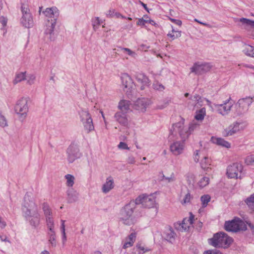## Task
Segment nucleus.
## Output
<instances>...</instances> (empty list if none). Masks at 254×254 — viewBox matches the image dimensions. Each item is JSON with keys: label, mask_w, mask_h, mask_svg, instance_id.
Masks as SVG:
<instances>
[{"label": "nucleus", "mask_w": 254, "mask_h": 254, "mask_svg": "<svg viewBox=\"0 0 254 254\" xmlns=\"http://www.w3.org/2000/svg\"><path fill=\"white\" fill-rule=\"evenodd\" d=\"M24 217L34 229H37L40 224L41 215L38 212L36 204L33 201L26 200L25 198L22 207Z\"/></svg>", "instance_id": "f257e3e1"}, {"label": "nucleus", "mask_w": 254, "mask_h": 254, "mask_svg": "<svg viewBox=\"0 0 254 254\" xmlns=\"http://www.w3.org/2000/svg\"><path fill=\"white\" fill-rule=\"evenodd\" d=\"M42 210L45 218L46 226L48 229L49 242L52 247H55L56 246V237L54 229L55 223L53 213L49 205L45 203L43 204Z\"/></svg>", "instance_id": "f03ea898"}, {"label": "nucleus", "mask_w": 254, "mask_h": 254, "mask_svg": "<svg viewBox=\"0 0 254 254\" xmlns=\"http://www.w3.org/2000/svg\"><path fill=\"white\" fill-rule=\"evenodd\" d=\"M135 208L136 203L134 201H131L126 204L121 210L120 221L127 225L133 224L135 221L133 216V213Z\"/></svg>", "instance_id": "7ed1b4c3"}, {"label": "nucleus", "mask_w": 254, "mask_h": 254, "mask_svg": "<svg viewBox=\"0 0 254 254\" xmlns=\"http://www.w3.org/2000/svg\"><path fill=\"white\" fill-rule=\"evenodd\" d=\"M233 239L224 232H219L214 235L213 238L208 240L209 244L215 248H227L232 243Z\"/></svg>", "instance_id": "20e7f679"}, {"label": "nucleus", "mask_w": 254, "mask_h": 254, "mask_svg": "<svg viewBox=\"0 0 254 254\" xmlns=\"http://www.w3.org/2000/svg\"><path fill=\"white\" fill-rule=\"evenodd\" d=\"M28 111V99L26 98L22 97L17 101L14 106V111L19 119L24 120Z\"/></svg>", "instance_id": "39448f33"}, {"label": "nucleus", "mask_w": 254, "mask_h": 254, "mask_svg": "<svg viewBox=\"0 0 254 254\" xmlns=\"http://www.w3.org/2000/svg\"><path fill=\"white\" fill-rule=\"evenodd\" d=\"M247 126L246 122H235L224 130L223 135L225 137L233 135L244 130Z\"/></svg>", "instance_id": "423d86ee"}, {"label": "nucleus", "mask_w": 254, "mask_h": 254, "mask_svg": "<svg viewBox=\"0 0 254 254\" xmlns=\"http://www.w3.org/2000/svg\"><path fill=\"white\" fill-rule=\"evenodd\" d=\"M225 229L228 232H236L239 231L246 230L247 226L245 223L240 218H235L231 221L225 222Z\"/></svg>", "instance_id": "0eeeda50"}, {"label": "nucleus", "mask_w": 254, "mask_h": 254, "mask_svg": "<svg viewBox=\"0 0 254 254\" xmlns=\"http://www.w3.org/2000/svg\"><path fill=\"white\" fill-rule=\"evenodd\" d=\"M22 15L20 20V24L25 28H29L33 26V17L26 5L22 4L21 7Z\"/></svg>", "instance_id": "6e6552de"}, {"label": "nucleus", "mask_w": 254, "mask_h": 254, "mask_svg": "<svg viewBox=\"0 0 254 254\" xmlns=\"http://www.w3.org/2000/svg\"><path fill=\"white\" fill-rule=\"evenodd\" d=\"M171 131L172 134L174 132H178L182 139V141L184 142L190 134V131H189L188 127L184 126V121L179 122L173 125Z\"/></svg>", "instance_id": "1a4fd4ad"}, {"label": "nucleus", "mask_w": 254, "mask_h": 254, "mask_svg": "<svg viewBox=\"0 0 254 254\" xmlns=\"http://www.w3.org/2000/svg\"><path fill=\"white\" fill-rule=\"evenodd\" d=\"M254 101V97H247L238 100L236 106L237 107L236 112L238 115H242L249 109V106Z\"/></svg>", "instance_id": "9d476101"}, {"label": "nucleus", "mask_w": 254, "mask_h": 254, "mask_svg": "<svg viewBox=\"0 0 254 254\" xmlns=\"http://www.w3.org/2000/svg\"><path fill=\"white\" fill-rule=\"evenodd\" d=\"M134 201L136 205L141 204L144 207L147 208H153L155 204V197L152 195L139 196Z\"/></svg>", "instance_id": "9b49d317"}, {"label": "nucleus", "mask_w": 254, "mask_h": 254, "mask_svg": "<svg viewBox=\"0 0 254 254\" xmlns=\"http://www.w3.org/2000/svg\"><path fill=\"white\" fill-rule=\"evenodd\" d=\"M231 98L225 101L222 104H214V107L216 111L222 116H226L230 113L233 106L230 101Z\"/></svg>", "instance_id": "f8f14e48"}, {"label": "nucleus", "mask_w": 254, "mask_h": 254, "mask_svg": "<svg viewBox=\"0 0 254 254\" xmlns=\"http://www.w3.org/2000/svg\"><path fill=\"white\" fill-rule=\"evenodd\" d=\"M212 65L209 63L197 62L194 64L190 69V72L200 75L209 71Z\"/></svg>", "instance_id": "ddd939ff"}, {"label": "nucleus", "mask_w": 254, "mask_h": 254, "mask_svg": "<svg viewBox=\"0 0 254 254\" xmlns=\"http://www.w3.org/2000/svg\"><path fill=\"white\" fill-rule=\"evenodd\" d=\"M185 148V143L182 140H175L170 143L169 149L175 156L182 154Z\"/></svg>", "instance_id": "4468645a"}, {"label": "nucleus", "mask_w": 254, "mask_h": 254, "mask_svg": "<svg viewBox=\"0 0 254 254\" xmlns=\"http://www.w3.org/2000/svg\"><path fill=\"white\" fill-rule=\"evenodd\" d=\"M243 170L242 165L238 163H234L228 167L227 169V174L228 177L230 178H240L239 174H241Z\"/></svg>", "instance_id": "2eb2a0df"}, {"label": "nucleus", "mask_w": 254, "mask_h": 254, "mask_svg": "<svg viewBox=\"0 0 254 254\" xmlns=\"http://www.w3.org/2000/svg\"><path fill=\"white\" fill-rule=\"evenodd\" d=\"M193 219L194 216L191 213H190V216L189 218H184L182 223H177L175 224V227L180 231H187L192 225Z\"/></svg>", "instance_id": "dca6fc26"}, {"label": "nucleus", "mask_w": 254, "mask_h": 254, "mask_svg": "<svg viewBox=\"0 0 254 254\" xmlns=\"http://www.w3.org/2000/svg\"><path fill=\"white\" fill-rule=\"evenodd\" d=\"M57 22L55 20H50L48 19L44 27V34L47 38L53 41L55 39L54 29Z\"/></svg>", "instance_id": "f3484780"}, {"label": "nucleus", "mask_w": 254, "mask_h": 254, "mask_svg": "<svg viewBox=\"0 0 254 254\" xmlns=\"http://www.w3.org/2000/svg\"><path fill=\"white\" fill-rule=\"evenodd\" d=\"M151 104V100L148 99L139 98L134 102L133 108L140 113H144L147 107Z\"/></svg>", "instance_id": "a211bd4d"}, {"label": "nucleus", "mask_w": 254, "mask_h": 254, "mask_svg": "<svg viewBox=\"0 0 254 254\" xmlns=\"http://www.w3.org/2000/svg\"><path fill=\"white\" fill-rule=\"evenodd\" d=\"M67 159L69 163H72L76 159L80 157L81 154L76 146L70 145L67 149Z\"/></svg>", "instance_id": "6ab92c4d"}, {"label": "nucleus", "mask_w": 254, "mask_h": 254, "mask_svg": "<svg viewBox=\"0 0 254 254\" xmlns=\"http://www.w3.org/2000/svg\"><path fill=\"white\" fill-rule=\"evenodd\" d=\"M43 13L48 18H51V20H55L56 22L60 14L59 10L55 6L46 8Z\"/></svg>", "instance_id": "aec40b11"}, {"label": "nucleus", "mask_w": 254, "mask_h": 254, "mask_svg": "<svg viewBox=\"0 0 254 254\" xmlns=\"http://www.w3.org/2000/svg\"><path fill=\"white\" fill-rule=\"evenodd\" d=\"M127 114V113L117 112L114 115L116 121L125 127H127L129 125V121Z\"/></svg>", "instance_id": "412c9836"}, {"label": "nucleus", "mask_w": 254, "mask_h": 254, "mask_svg": "<svg viewBox=\"0 0 254 254\" xmlns=\"http://www.w3.org/2000/svg\"><path fill=\"white\" fill-rule=\"evenodd\" d=\"M181 202L183 205L190 203L193 197L190 194L189 190H181L180 195Z\"/></svg>", "instance_id": "4be33fe9"}, {"label": "nucleus", "mask_w": 254, "mask_h": 254, "mask_svg": "<svg viewBox=\"0 0 254 254\" xmlns=\"http://www.w3.org/2000/svg\"><path fill=\"white\" fill-rule=\"evenodd\" d=\"M114 188V181L112 177H109L106 179V182L103 185L102 190L104 193L109 192Z\"/></svg>", "instance_id": "5701e85b"}, {"label": "nucleus", "mask_w": 254, "mask_h": 254, "mask_svg": "<svg viewBox=\"0 0 254 254\" xmlns=\"http://www.w3.org/2000/svg\"><path fill=\"white\" fill-rule=\"evenodd\" d=\"M121 79L122 85L125 88H132L133 82L131 77L126 73L121 74Z\"/></svg>", "instance_id": "b1692460"}, {"label": "nucleus", "mask_w": 254, "mask_h": 254, "mask_svg": "<svg viewBox=\"0 0 254 254\" xmlns=\"http://www.w3.org/2000/svg\"><path fill=\"white\" fill-rule=\"evenodd\" d=\"M130 102L129 100L122 99L118 104V108L119 112L127 113L130 110Z\"/></svg>", "instance_id": "393cba45"}, {"label": "nucleus", "mask_w": 254, "mask_h": 254, "mask_svg": "<svg viewBox=\"0 0 254 254\" xmlns=\"http://www.w3.org/2000/svg\"><path fill=\"white\" fill-rule=\"evenodd\" d=\"M211 140L213 143L222 147L230 148L231 147V143L225 140L224 138L221 137H212Z\"/></svg>", "instance_id": "a878e982"}, {"label": "nucleus", "mask_w": 254, "mask_h": 254, "mask_svg": "<svg viewBox=\"0 0 254 254\" xmlns=\"http://www.w3.org/2000/svg\"><path fill=\"white\" fill-rule=\"evenodd\" d=\"M67 201L69 203H72L77 200L78 193L73 189H69L67 190Z\"/></svg>", "instance_id": "bb28decb"}, {"label": "nucleus", "mask_w": 254, "mask_h": 254, "mask_svg": "<svg viewBox=\"0 0 254 254\" xmlns=\"http://www.w3.org/2000/svg\"><path fill=\"white\" fill-rule=\"evenodd\" d=\"M136 79L138 82L142 84L141 89H143V86L147 85L149 83L148 78L142 73H137L136 74Z\"/></svg>", "instance_id": "cd10ccee"}, {"label": "nucleus", "mask_w": 254, "mask_h": 254, "mask_svg": "<svg viewBox=\"0 0 254 254\" xmlns=\"http://www.w3.org/2000/svg\"><path fill=\"white\" fill-rule=\"evenodd\" d=\"M176 234L171 228L166 229L164 232L165 239L171 243L175 240Z\"/></svg>", "instance_id": "c85d7f7f"}, {"label": "nucleus", "mask_w": 254, "mask_h": 254, "mask_svg": "<svg viewBox=\"0 0 254 254\" xmlns=\"http://www.w3.org/2000/svg\"><path fill=\"white\" fill-rule=\"evenodd\" d=\"M167 36L170 39V41H173L181 36V31L176 30L172 26V30L167 34Z\"/></svg>", "instance_id": "c756f323"}, {"label": "nucleus", "mask_w": 254, "mask_h": 254, "mask_svg": "<svg viewBox=\"0 0 254 254\" xmlns=\"http://www.w3.org/2000/svg\"><path fill=\"white\" fill-rule=\"evenodd\" d=\"M82 124L84 126V129L87 133H89L94 129V127L91 118L82 122Z\"/></svg>", "instance_id": "7c9ffc66"}, {"label": "nucleus", "mask_w": 254, "mask_h": 254, "mask_svg": "<svg viewBox=\"0 0 254 254\" xmlns=\"http://www.w3.org/2000/svg\"><path fill=\"white\" fill-rule=\"evenodd\" d=\"M78 114L80 117V121L82 123L91 118L88 111L85 109H81L78 112Z\"/></svg>", "instance_id": "2f4dec72"}, {"label": "nucleus", "mask_w": 254, "mask_h": 254, "mask_svg": "<svg viewBox=\"0 0 254 254\" xmlns=\"http://www.w3.org/2000/svg\"><path fill=\"white\" fill-rule=\"evenodd\" d=\"M239 21L242 23V26L246 29L254 26V21L249 19L241 18Z\"/></svg>", "instance_id": "473e14b6"}, {"label": "nucleus", "mask_w": 254, "mask_h": 254, "mask_svg": "<svg viewBox=\"0 0 254 254\" xmlns=\"http://www.w3.org/2000/svg\"><path fill=\"white\" fill-rule=\"evenodd\" d=\"M244 53L248 56L254 57V47L249 45H245L243 49Z\"/></svg>", "instance_id": "72a5a7b5"}, {"label": "nucleus", "mask_w": 254, "mask_h": 254, "mask_svg": "<svg viewBox=\"0 0 254 254\" xmlns=\"http://www.w3.org/2000/svg\"><path fill=\"white\" fill-rule=\"evenodd\" d=\"M206 115V110L205 108H202L197 111L195 113V119L197 121H202Z\"/></svg>", "instance_id": "f704fd0d"}, {"label": "nucleus", "mask_w": 254, "mask_h": 254, "mask_svg": "<svg viewBox=\"0 0 254 254\" xmlns=\"http://www.w3.org/2000/svg\"><path fill=\"white\" fill-rule=\"evenodd\" d=\"M26 79V72H21L16 74L13 83L16 84Z\"/></svg>", "instance_id": "c9c22d12"}, {"label": "nucleus", "mask_w": 254, "mask_h": 254, "mask_svg": "<svg viewBox=\"0 0 254 254\" xmlns=\"http://www.w3.org/2000/svg\"><path fill=\"white\" fill-rule=\"evenodd\" d=\"M210 182L209 178L208 177H202L197 182L198 186L202 189L207 186Z\"/></svg>", "instance_id": "e433bc0d"}, {"label": "nucleus", "mask_w": 254, "mask_h": 254, "mask_svg": "<svg viewBox=\"0 0 254 254\" xmlns=\"http://www.w3.org/2000/svg\"><path fill=\"white\" fill-rule=\"evenodd\" d=\"M200 165L201 168L204 170H207L209 166L210 165V160L207 157H204L200 161Z\"/></svg>", "instance_id": "4c0bfd02"}, {"label": "nucleus", "mask_w": 254, "mask_h": 254, "mask_svg": "<svg viewBox=\"0 0 254 254\" xmlns=\"http://www.w3.org/2000/svg\"><path fill=\"white\" fill-rule=\"evenodd\" d=\"M65 178L66 180V186L69 187H72L74 184V177L70 174H67L65 176Z\"/></svg>", "instance_id": "58836bf2"}, {"label": "nucleus", "mask_w": 254, "mask_h": 254, "mask_svg": "<svg viewBox=\"0 0 254 254\" xmlns=\"http://www.w3.org/2000/svg\"><path fill=\"white\" fill-rule=\"evenodd\" d=\"M201 99L200 97L198 95H195L193 96L190 98V102L188 103L189 105L191 104L192 106H195L196 104L199 102V100Z\"/></svg>", "instance_id": "ea45409f"}, {"label": "nucleus", "mask_w": 254, "mask_h": 254, "mask_svg": "<svg viewBox=\"0 0 254 254\" xmlns=\"http://www.w3.org/2000/svg\"><path fill=\"white\" fill-rule=\"evenodd\" d=\"M246 202L249 207L254 211V193L246 199Z\"/></svg>", "instance_id": "a19ab883"}, {"label": "nucleus", "mask_w": 254, "mask_h": 254, "mask_svg": "<svg viewBox=\"0 0 254 254\" xmlns=\"http://www.w3.org/2000/svg\"><path fill=\"white\" fill-rule=\"evenodd\" d=\"M27 81V84L31 85L34 84L36 80V76L33 74H29L26 75V79Z\"/></svg>", "instance_id": "79ce46f5"}, {"label": "nucleus", "mask_w": 254, "mask_h": 254, "mask_svg": "<svg viewBox=\"0 0 254 254\" xmlns=\"http://www.w3.org/2000/svg\"><path fill=\"white\" fill-rule=\"evenodd\" d=\"M121 50L124 54H126L132 58H135L137 54L134 51H132L130 49L127 48H121Z\"/></svg>", "instance_id": "37998d69"}, {"label": "nucleus", "mask_w": 254, "mask_h": 254, "mask_svg": "<svg viewBox=\"0 0 254 254\" xmlns=\"http://www.w3.org/2000/svg\"><path fill=\"white\" fill-rule=\"evenodd\" d=\"M210 196L208 195H203L201 197V201L203 207H206L210 200Z\"/></svg>", "instance_id": "c03bdc74"}, {"label": "nucleus", "mask_w": 254, "mask_h": 254, "mask_svg": "<svg viewBox=\"0 0 254 254\" xmlns=\"http://www.w3.org/2000/svg\"><path fill=\"white\" fill-rule=\"evenodd\" d=\"M154 89L160 91H162L165 89V87L158 81L154 82L152 85Z\"/></svg>", "instance_id": "a18cd8bd"}, {"label": "nucleus", "mask_w": 254, "mask_h": 254, "mask_svg": "<svg viewBox=\"0 0 254 254\" xmlns=\"http://www.w3.org/2000/svg\"><path fill=\"white\" fill-rule=\"evenodd\" d=\"M136 247L137 249L142 251L143 253L151 251L150 249L143 246L141 243H137L136 245Z\"/></svg>", "instance_id": "49530a36"}, {"label": "nucleus", "mask_w": 254, "mask_h": 254, "mask_svg": "<svg viewBox=\"0 0 254 254\" xmlns=\"http://www.w3.org/2000/svg\"><path fill=\"white\" fill-rule=\"evenodd\" d=\"M245 163L248 165H254V156H248L245 159Z\"/></svg>", "instance_id": "de8ad7c7"}, {"label": "nucleus", "mask_w": 254, "mask_h": 254, "mask_svg": "<svg viewBox=\"0 0 254 254\" xmlns=\"http://www.w3.org/2000/svg\"><path fill=\"white\" fill-rule=\"evenodd\" d=\"M171 103V99H167L164 100L162 104L158 105L157 108L159 109H163L166 108Z\"/></svg>", "instance_id": "09e8293b"}, {"label": "nucleus", "mask_w": 254, "mask_h": 254, "mask_svg": "<svg viewBox=\"0 0 254 254\" xmlns=\"http://www.w3.org/2000/svg\"><path fill=\"white\" fill-rule=\"evenodd\" d=\"M8 126L5 118L0 113V126L4 127Z\"/></svg>", "instance_id": "8fccbe9b"}, {"label": "nucleus", "mask_w": 254, "mask_h": 254, "mask_svg": "<svg viewBox=\"0 0 254 254\" xmlns=\"http://www.w3.org/2000/svg\"><path fill=\"white\" fill-rule=\"evenodd\" d=\"M199 125L196 123V121H193L190 125L189 127H188L189 131L191 132L194 129L196 128L199 127Z\"/></svg>", "instance_id": "3c124183"}, {"label": "nucleus", "mask_w": 254, "mask_h": 254, "mask_svg": "<svg viewBox=\"0 0 254 254\" xmlns=\"http://www.w3.org/2000/svg\"><path fill=\"white\" fill-rule=\"evenodd\" d=\"M101 23V21L98 17H95L92 19V27H94L95 25L99 26Z\"/></svg>", "instance_id": "603ef678"}, {"label": "nucleus", "mask_w": 254, "mask_h": 254, "mask_svg": "<svg viewBox=\"0 0 254 254\" xmlns=\"http://www.w3.org/2000/svg\"><path fill=\"white\" fill-rule=\"evenodd\" d=\"M134 243L132 242V241H130V240H127V239H126V242H125L123 246V249H126L128 248H129V247H131V246H133Z\"/></svg>", "instance_id": "864d4df0"}, {"label": "nucleus", "mask_w": 254, "mask_h": 254, "mask_svg": "<svg viewBox=\"0 0 254 254\" xmlns=\"http://www.w3.org/2000/svg\"><path fill=\"white\" fill-rule=\"evenodd\" d=\"M203 254H223L220 251L217 250H210L204 251Z\"/></svg>", "instance_id": "5fc2aeb1"}, {"label": "nucleus", "mask_w": 254, "mask_h": 254, "mask_svg": "<svg viewBox=\"0 0 254 254\" xmlns=\"http://www.w3.org/2000/svg\"><path fill=\"white\" fill-rule=\"evenodd\" d=\"M118 147L120 149H123V150H125V149L129 150V148L128 147L127 144L126 143L124 142H120V143L118 145Z\"/></svg>", "instance_id": "6e6d98bb"}, {"label": "nucleus", "mask_w": 254, "mask_h": 254, "mask_svg": "<svg viewBox=\"0 0 254 254\" xmlns=\"http://www.w3.org/2000/svg\"><path fill=\"white\" fill-rule=\"evenodd\" d=\"M163 180H165L168 183H171L175 181V178L173 175H171L170 177H167L165 176H163Z\"/></svg>", "instance_id": "4d7b16f0"}, {"label": "nucleus", "mask_w": 254, "mask_h": 254, "mask_svg": "<svg viewBox=\"0 0 254 254\" xmlns=\"http://www.w3.org/2000/svg\"><path fill=\"white\" fill-rule=\"evenodd\" d=\"M200 152L198 150H196L193 154V159L195 162H198L199 159Z\"/></svg>", "instance_id": "13d9d810"}, {"label": "nucleus", "mask_w": 254, "mask_h": 254, "mask_svg": "<svg viewBox=\"0 0 254 254\" xmlns=\"http://www.w3.org/2000/svg\"><path fill=\"white\" fill-rule=\"evenodd\" d=\"M136 234L135 233H131L127 238V240H130L132 241V242L134 243L135 241Z\"/></svg>", "instance_id": "bf43d9fd"}, {"label": "nucleus", "mask_w": 254, "mask_h": 254, "mask_svg": "<svg viewBox=\"0 0 254 254\" xmlns=\"http://www.w3.org/2000/svg\"><path fill=\"white\" fill-rule=\"evenodd\" d=\"M6 226V222L3 220V219L0 215V228L3 229Z\"/></svg>", "instance_id": "052dcab7"}, {"label": "nucleus", "mask_w": 254, "mask_h": 254, "mask_svg": "<svg viewBox=\"0 0 254 254\" xmlns=\"http://www.w3.org/2000/svg\"><path fill=\"white\" fill-rule=\"evenodd\" d=\"M115 12H116L114 9H110L107 12V16L110 17L115 16Z\"/></svg>", "instance_id": "680f3d73"}, {"label": "nucleus", "mask_w": 254, "mask_h": 254, "mask_svg": "<svg viewBox=\"0 0 254 254\" xmlns=\"http://www.w3.org/2000/svg\"><path fill=\"white\" fill-rule=\"evenodd\" d=\"M146 20L141 18L138 19L136 24L137 25L143 26L145 25V23H146Z\"/></svg>", "instance_id": "e2e57ef3"}, {"label": "nucleus", "mask_w": 254, "mask_h": 254, "mask_svg": "<svg viewBox=\"0 0 254 254\" xmlns=\"http://www.w3.org/2000/svg\"><path fill=\"white\" fill-rule=\"evenodd\" d=\"M0 22L3 26H5L6 25L7 19L3 16H1L0 18Z\"/></svg>", "instance_id": "0e129e2a"}, {"label": "nucleus", "mask_w": 254, "mask_h": 254, "mask_svg": "<svg viewBox=\"0 0 254 254\" xmlns=\"http://www.w3.org/2000/svg\"><path fill=\"white\" fill-rule=\"evenodd\" d=\"M170 20L171 21L179 26H181L182 25V22L180 20L175 19L171 18H170Z\"/></svg>", "instance_id": "69168bd1"}, {"label": "nucleus", "mask_w": 254, "mask_h": 254, "mask_svg": "<svg viewBox=\"0 0 254 254\" xmlns=\"http://www.w3.org/2000/svg\"><path fill=\"white\" fill-rule=\"evenodd\" d=\"M127 162L129 164H134L135 162V158L132 155L128 156Z\"/></svg>", "instance_id": "338daca9"}, {"label": "nucleus", "mask_w": 254, "mask_h": 254, "mask_svg": "<svg viewBox=\"0 0 254 254\" xmlns=\"http://www.w3.org/2000/svg\"><path fill=\"white\" fill-rule=\"evenodd\" d=\"M186 176L188 178V181H190V178L192 180H193L194 179V175L192 173H188Z\"/></svg>", "instance_id": "774afa93"}]
</instances>
